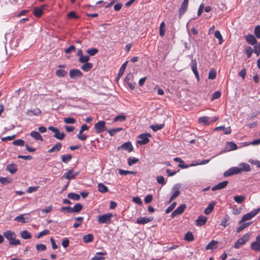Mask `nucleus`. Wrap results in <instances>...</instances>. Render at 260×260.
I'll return each mask as SVG.
<instances>
[{"label":"nucleus","mask_w":260,"mask_h":260,"mask_svg":"<svg viewBox=\"0 0 260 260\" xmlns=\"http://www.w3.org/2000/svg\"><path fill=\"white\" fill-rule=\"evenodd\" d=\"M4 236L11 245L17 246L20 244L19 240L16 239L17 235L13 231L8 230L3 233Z\"/></svg>","instance_id":"obj_1"},{"label":"nucleus","mask_w":260,"mask_h":260,"mask_svg":"<svg viewBox=\"0 0 260 260\" xmlns=\"http://www.w3.org/2000/svg\"><path fill=\"white\" fill-rule=\"evenodd\" d=\"M260 212V208H257L256 209H254L250 211V212L245 214L242 217L241 220L239 221V223L241 224L244 222L250 220L255 216H256L259 212Z\"/></svg>","instance_id":"obj_2"},{"label":"nucleus","mask_w":260,"mask_h":260,"mask_svg":"<svg viewBox=\"0 0 260 260\" xmlns=\"http://www.w3.org/2000/svg\"><path fill=\"white\" fill-rule=\"evenodd\" d=\"M113 214L111 213L100 215L98 217V221L100 224H108L111 222Z\"/></svg>","instance_id":"obj_3"},{"label":"nucleus","mask_w":260,"mask_h":260,"mask_svg":"<svg viewBox=\"0 0 260 260\" xmlns=\"http://www.w3.org/2000/svg\"><path fill=\"white\" fill-rule=\"evenodd\" d=\"M249 235L245 234L242 237L239 239L235 243L234 247L236 249L239 248L242 245L245 244L249 239Z\"/></svg>","instance_id":"obj_4"},{"label":"nucleus","mask_w":260,"mask_h":260,"mask_svg":"<svg viewBox=\"0 0 260 260\" xmlns=\"http://www.w3.org/2000/svg\"><path fill=\"white\" fill-rule=\"evenodd\" d=\"M150 137L151 135L147 133L141 134L138 137L137 143L140 145H145L149 142V138Z\"/></svg>","instance_id":"obj_5"},{"label":"nucleus","mask_w":260,"mask_h":260,"mask_svg":"<svg viewBox=\"0 0 260 260\" xmlns=\"http://www.w3.org/2000/svg\"><path fill=\"white\" fill-rule=\"evenodd\" d=\"M180 187L181 184L180 183L176 184L173 187L172 189V194L170 199L169 203L176 199L180 194V192L179 189Z\"/></svg>","instance_id":"obj_6"},{"label":"nucleus","mask_w":260,"mask_h":260,"mask_svg":"<svg viewBox=\"0 0 260 260\" xmlns=\"http://www.w3.org/2000/svg\"><path fill=\"white\" fill-rule=\"evenodd\" d=\"M48 129L54 133V137L56 139L61 140H63L65 137V134L63 133H60L59 129L53 126H49Z\"/></svg>","instance_id":"obj_7"},{"label":"nucleus","mask_w":260,"mask_h":260,"mask_svg":"<svg viewBox=\"0 0 260 260\" xmlns=\"http://www.w3.org/2000/svg\"><path fill=\"white\" fill-rule=\"evenodd\" d=\"M106 122L103 120H101L94 125L95 131L97 134L101 133L106 130Z\"/></svg>","instance_id":"obj_8"},{"label":"nucleus","mask_w":260,"mask_h":260,"mask_svg":"<svg viewBox=\"0 0 260 260\" xmlns=\"http://www.w3.org/2000/svg\"><path fill=\"white\" fill-rule=\"evenodd\" d=\"M240 173V171L238 167H234L230 168L229 170L224 172L223 175L224 177H229L235 174Z\"/></svg>","instance_id":"obj_9"},{"label":"nucleus","mask_w":260,"mask_h":260,"mask_svg":"<svg viewBox=\"0 0 260 260\" xmlns=\"http://www.w3.org/2000/svg\"><path fill=\"white\" fill-rule=\"evenodd\" d=\"M27 215L28 214H21L16 216L14 220L15 221L21 223L28 222L30 220V218L29 217H28Z\"/></svg>","instance_id":"obj_10"},{"label":"nucleus","mask_w":260,"mask_h":260,"mask_svg":"<svg viewBox=\"0 0 260 260\" xmlns=\"http://www.w3.org/2000/svg\"><path fill=\"white\" fill-rule=\"evenodd\" d=\"M217 120V118L214 117H213L212 120H211V118L207 116H203L199 118V122L200 123H203L205 125H208L211 122H214Z\"/></svg>","instance_id":"obj_11"},{"label":"nucleus","mask_w":260,"mask_h":260,"mask_svg":"<svg viewBox=\"0 0 260 260\" xmlns=\"http://www.w3.org/2000/svg\"><path fill=\"white\" fill-rule=\"evenodd\" d=\"M251 248L256 251H260V235L256 237L255 241L251 244Z\"/></svg>","instance_id":"obj_12"},{"label":"nucleus","mask_w":260,"mask_h":260,"mask_svg":"<svg viewBox=\"0 0 260 260\" xmlns=\"http://www.w3.org/2000/svg\"><path fill=\"white\" fill-rule=\"evenodd\" d=\"M153 219L152 217H140L138 218L136 220V223L139 224H145Z\"/></svg>","instance_id":"obj_13"},{"label":"nucleus","mask_w":260,"mask_h":260,"mask_svg":"<svg viewBox=\"0 0 260 260\" xmlns=\"http://www.w3.org/2000/svg\"><path fill=\"white\" fill-rule=\"evenodd\" d=\"M69 74L71 78L72 79L81 77L83 76L82 72L78 69L71 70Z\"/></svg>","instance_id":"obj_14"},{"label":"nucleus","mask_w":260,"mask_h":260,"mask_svg":"<svg viewBox=\"0 0 260 260\" xmlns=\"http://www.w3.org/2000/svg\"><path fill=\"white\" fill-rule=\"evenodd\" d=\"M190 66L191 70L194 73L196 78L198 80H199V75L197 70V61L195 59H192L191 63H190Z\"/></svg>","instance_id":"obj_15"},{"label":"nucleus","mask_w":260,"mask_h":260,"mask_svg":"<svg viewBox=\"0 0 260 260\" xmlns=\"http://www.w3.org/2000/svg\"><path fill=\"white\" fill-rule=\"evenodd\" d=\"M207 218L204 216H200L195 221L196 225L197 226H203L205 224Z\"/></svg>","instance_id":"obj_16"},{"label":"nucleus","mask_w":260,"mask_h":260,"mask_svg":"<svg viewBox=\"0 0 260 260\" xmlns=\"http://www.w3.org/2000/svg\"><path fill=\"white\" fill-rule=\"evenodd\" d=\"M228 184V181H224L218 183L217 185L212 187V190L215 191L216 190H219V189H223Z\"/></svg>","instance_id":"obj_17"},{"label":"nucleus","mask_w":260,"mask_h":260,"mask_svg":"<svg viewBox=\"0 0 260 260\" xmlns=\"http://www.w3.org/2000/svg\"><path fill=\"white\" fill-rule=\"evenodd\" d=\"M245 40L248 44L251 45H254L257 44V42L254 36L251 34H249L247 36H246L245 37Z\"/></svg>","instance_id":"obj_18"},{"label":"nucleus","mask_w":260,"mask_h":260,"mask_svg":"<svg viewBox=\"0 0 260 260\" xmlns=\"http://www.w3.org/2000/svg\"><path fill=\"white\" fill-rule=\"evenodd\" d=\"M6 170L9 171L11 174H14L17 172V167L16 164L12 163L10 164H8L6 166Z\"/></svg>","instance_id":"obj_19"},{"label":"nucleus","mask_w":260,"mask_h":260,"mask_svg":"<svg viewBox=\"0 0 260 260\" xmlns=\"http://www.w3.org/2000/svg\"><path fill=\"white\" fill-rule=\"evenodd\" d=\"M188 3L183 2L179 10L178 16L180 18L187 10Z\"/></svg>","instance_id":"obj_20"},{"label":"nucleus","mask_w":260,"mask_h":260,"mask_svg":"<svg viewBox=\"0 0 260 260\" xmlns=\"http://www.w3.org/2000/svg\"><path fill=\"white\" fill-rule=\"evenodd\" d=\"M238 168L240 171V173L243 171L248 172L250 170V166L245 162H242L239 164Z\"/></svg>","instance_id":"obj_21"},{"label":"nucleus","mask_w":260,"mask_h":260,"mask_svg":"<svg viewBox=\"0 0 260 260\" xmlns=\"http://www.w3.org/2000/svg\"><path fill=\"white\" fill-rule=\"evenodd\" d=\"M120 148L127 150L128 152H131L133 150V147L131 142L124 143L122 145L118 147V150Z\"/></svg>","instance_id":"obj_22"},{"label":"nucleus","mask_w":260,"mask_h":260,"mask_svg":"<svg viewBox=\"0 0 260 260\" xmlns=\"http://www.w3.org/2000/svg\"><path fill=\"white\" fill-rule=\"evenodd\" d=\"M30 136L37 141H43V138L40 134L37 131H31L30 133Z\"/></svg>","instance_id":"obj_23"},{"label":"nucleus","mask_w":260,"mask_h":260,"mask_svg":"<svg viewBox=\"0 0 260 260\" xmlns=\"http://www.w3.org/2000/svg\"><path fill=\"white\" fill-rule=\"evenodd\" d=\"M128 62V61H125L122 65L121 66V67L119 69V72L117 74V76L116 77V79L119 80L123 75L124 71L125 70L126 64Z\"/></svg>","instance_id":"obj_24"},{"label":"nucleus","mask_w":260,"mask_h":260,"mask_svg":"<svg viewBox=\"0 0 260 260\" xmlns=\"http://www.w3.org/2000/svg\"><path fill=\"white\" fill-rule=\"evenodd\" d=\"M107 254L106 251L96 252L95 255L92 257L90 260H104L105 257L100 255H105Z\"/></svg>","instance_id":"obj_25"},{"label":"nucleus","mask_w":260,"mask_h":260,"mask_svg":"<svg viewBox=\"0 0 260 260\" xmlns=\"http://www.w3.org/2000/svg\"><path fill=\"white\" fill-rule=\"evenodd\" d=\"M44 6H42L41 7H36L34 9V14L37 17H40L43 14V9Z\"/></svg>","instance_id":"obj_26"},{"label":"nucleus","mask_w":260,"mask_h":260,"mask_svg":"<svg viewBox=\"0 0 260 260\" xmlns=\"http://www.w3.org/2000/svg\"><path fill=\"white\" fill-rule=\"evenodd\" d=\"M27 115L31 116L33 115L38 116L41 114V111L39 108H35L27 111Z\"/></svg>","instance_id":"obj_27"},{"label":"nucleus","mask_w":260,"mask_h":260,"mask_svg":"<svg viewBox=\"0 0 260 260\" xmlns=\"http://www.w3.org/2000/svg\"><path fill=\"white\" fill-rule=\"evenodd\" d=\"M174 160L176 162H179L180 164L178 165V167L182 169H186L189 167V165H184V161L179 157H175L174 158Z\"/></svg>","instance_id":"obj_28"},{"label":"nucleus","mask_w":260,"mask_h":260,"mask_svg":"<svg viewBox=\"0 0 260 260\" xmlns=\"http://www.w3.org/2000/svg\"><path fill=\"white\" fill-rule=\"evenodd\" d=\"M217 243L218 242L212 240L206 246V250H213L217 248Z\"/></svg>","instance_id":"obj_29"},{"label":"nucleus","mask_w":260,"mask_h":260,"mask_svg":"<svg viewBox=\"0 0 260 260\" xmlns=\"http://www.w3.org/2000/svg\"><path fill=\"white\" fill-rule=\"evenodd\" d=\"M73 175V170L70 169L63 175L62 177L68 180H71L74 178V176Z\"/></svg>","instance_id":"obj_30"},{"label":"nucleus","mask_w":260,"mask_h":260,"mask_svg":"<svg viewBox=\"0 0 260 260\" xmlns=\"http://www.w3.org/2000/svg\"><path fill=\"white\" fill-rule=\"evenodd\" d=\"M61 144L59 142L56 143L51 148L48 150V153H52L55 151H58L61 148Z\"/></svg>","instance_id":"obj_31"},{"label":"nucleus","mask_w":260,"mask_h":260,"mask_svg":"<svg viewBox=\"0 0 260 260\" xmlns=\"http://www.w3.org/2000/svg\"><path fill=\"white\" fill-rule=\"evenodd\" d=\"M215 205V202H212L210 203L207 208L205 209L204 213L206 215L209 214L213 210L214 206Z\"/></svg>","instance_id":"obj_32"},{"label":"nucleus","mask_w":260,"mask_h":260,"mask_svg":"<svg viewBox=\"0 0 260 260\" xmlns=\"http://www.w3.org/2000/svg\"><path fill=\"white\" fill-rule=\"evenodd\" d=\"M83 208V206L80 203H77L72 208V213H78L81 211Z\"/></svg>","instance_id":"obj_33"},{"label":"nucleus","mask_w":260,"mask_h":260,"mask_svg":"<svg viewBox=\"0 0 260 260\" xmlns=\"http://www.w3.org/2000/svg\"><path fill=\"white\" fill-rule=\"evenodd\" d=\"M20 235L23 239H29L31 237V234L27 231H22L20 232Z\"/></svg>","instance_id":"obj_34"},{"label":"nucleus","mask_w":260,"mask_h":260,"mask_svg":"<svg viewBox=\"0 0 260 260\" xmlns=\"http://www.w3.org/2000/svg\"><path fill=\"white\" fill-rule=\"evenodd\" d=\"M94 237L92 234H88L84 236L83 240L84 243H87L92 242L93 240Z\"/></svg>","instance_id":"obj_35"},{"label":"nucleus","mask_w":260,"mask_h":260,"mask_svg":"<svg viewBox=\"0 0 260 260\" xmlns=\"http://www.w3.org/2000/svg\"><path fill=\"white\" fill-rule=\"evenodd\" d=\"M68 198L75 201H78L80 199V195L75 193H70L68 194Z\"/></svg>","instance_id":"obj_36"},{"label":"nucleus","mask_w":260,"mask_h":260,"mask_svg":"<svg viewBox=\"0 0 260 260\" xmlns=\"http://www.w3.org/2000/svg\"><path fill=\"white\" fill-rule=\"evenodd\" d=\"M186 208V205L185 204H181L178 206L175 210V212L178 215L181 214Z\"/></svg>","instance_id":"obj_37"},{"label":"nucleus","mask_w":260,"mask_h":260,"mask_svg":"<svg viewBox=\"0 0 260 260\" xmlns=\"http://www.w3.org/2000/svg\"><path fill=\"white\" fill-rule=\"evenodd\" d=\"M92 66L93 65L91 63L87 62L84 63V64L82 66L81 69L85 72H88L92 68Z\"/></svg>","instance_id":"obj_38"},{"label":"nucleus","mask_w":260,"mask_h":260,"mask_svg":"<svg viewBox=\"0 0 260 260\" xmlns=\"http://www.w3.org/2000/svg\"><path fill=\"white\" fill-rule=\"evenodd\" d=\"M98 190L101 193H105L108 191V188L104 184L100 183L98 184Z\"/></svg>","instance_id":"obj_39"},{"label":"nucleus","mask_w":260,"mask_h":260,"mask_svg":"<svg viewBox=\"0 0 260 260\" xmlns=\"http://www.w3.org/2000/svg\"><path fill=\"white\" fill-rule=\"evenodd\" d=\"M72 158V156L71 154H64L61 156V160L63 162L67 164L71 160Z\"/></svg>","instance_id":"obj_40"},{"label":"nucleus","mask_w":260,"mask_h":260,"mask_svg":"<svg viewBox=\"0 0 260 260\" xmlns=\"http://www.w3.org/2000/svg\"><path fill=\"white\" fill-rule=\"evenodd\" d=\"M250 224H251L250 222H246V223H242L240 224H241L240 226H239L237 229V232H238V233L240 232L241 231L243 230L244 229H245L246 228L249 226Z\"/></svg>","instance_id":"obj_41"},{"label":"nucleus","mask_w":260,"mask_h":260,"mask_svg":"<svg viewBox=\"0 0 260 260\" xmlns=\"http://www.w3.org/2000/svg\"><path fill=\"white\" fill-rule=\"evenodd\" d=\"M194 239L193 234L191 232H188L184 236V240L186 241L190 242Z\"/></svg>","instance_id":"obj_42"},{"label":"nucleus","mask_w":260,"mask_h":260,"mask_svg":"<svg viewBox=\"0 0 260 260\" xmlns=\"http://www.w3.org/2000/svg\"><path fill=\"white\" fill-rule=\"evenodd\" d=\"M227 147L229 151H231L237 149V146L234 142H227Z\"/></svg>","instance_id":"obj_43"},{"label":"nucleus","mask_w":260,"mask_h":260,"mask_svg":"<svg viewBox=\"0 0 260 260\" xmlns=\"http://www.w3.org/2000/svg\"><path fill=\"white\" fill-rule=\"evenodd\" d=\"M164 127V124H154L150 126V128L154 131L156 132L158 130L162 129Z\"/></svg>","instance_id":"obj_44"},{"label":"nucleus","mask_w":260,"mask_h":260,"mask_svg":"<svg viewBox=\"0 0 260 260\" xmlns=\"http://www.w3.org/2000/svg\"><path fill=\"white\" fill-rule=\"evenodd\" d=\"M245 197L243 196H236L234 199L237 203L241 204L245 200Z\"/></svg>","instance_id":"obj_45"},{"label":"nucleus","mask_w":260,"mask_h":260,"mask_svg":"<svg viewBox=\"0 0 260 260\" xmlns=\"http://www.w3.org/2000/svg\"><path fill=\"white\" fill-rule=\"evenodd\" d=\"M139 161V159L136 157H129L127 159L128 166H131Z\"/></svg>","instance_id":"obj_46"},{"label":"nucleus","mask_w":260,"mask_h":260,"mask_svg":"<svg viewBox=\"0 0 260 260\" xmlns=\"http://www.w3.org/2000/svg\"><path fill=\"white\" fill-rule=\"evenodd\" d=\"M118 173L120 175H126L127 174H136V172L130 171H125L122 169H119L118 170Z\"/></svg>","instance_id":"obj_47"},{"label":"nucleus","mask_w":260,"mask_h":260,"mask_svg":"<svg viewBox=\"0 0 260 260\" xmlns=\"http://www.w3.org/2000/svg\"><path fill=\"white\" fill-rule=\"evenodd\" d=\"M67 74V72L64 70H58L56 72V75L59 77H64Z\"/></svg>","instance_id":"obj_48"},{"label":"nucleus","mask_w":260,"mask_h":260,"mask_svg":"<svg viewBox=\"0 0 260 260\" xmlns=\"http://www.w3.org/2000/svg\"><path fill=\"white\" fill-rule=\"evenodd\" d=\"M214 36L216 38H217V39H218L219 42V43L220 44L222 43V41H223V38H222V37L220 32L218 30H216L214 32Z\"/></svg>","instance_id":"obj_49"},{"label":"nucleus","mask_w":260,"mask_h":260,"mask_svg":"<svg viewBox=\"0 0 260 260\" xmlns=\"http://www.w3.org/2000/svg\"><path fill=\"white\" fill-rule=\"evenodd\" d=\"M86 52L90 56H93L98 52V49L96 48H90L87 50Z\"/></svg>","instance_id":"obj_50"},{"label":"nucleus","mask_w":260,"mask_h":260,"mask_svg":"<svg viewBox=\"0 0 260 260\" xmlns=\"http://www.w3.org/2000/svg\"><path fill=\"white\" fill-rule=\"evenodd\" d=\"M255 45L253 52L256 54L257 56H258L260 54V43L256 44Z\"/></svg>","instance_id":"obj_51"},{"label":"nucleus","mask_w":260,"mask_h":260,"mask_svg":"<svg viewBox=\"0 0 260 260\" xmlns=\"http://www.w3.org/2000/svg\"><path fill=\"white\" fill-rule=\"evenodd\" d=\"M13 144L16 146H23L25 144V142L23 140L18 139L15 140L13 142Z\"/></svg>","instance_id":"obj_52"},{"label":"nucleus","mask_w":260,"mask_h":260,"mask_svg":"<svg viewBox=\"0 0 260 260\" xmlns=\"http://www.w3.org/2000/svg\"><path fill=\"white\" fill-rule=\"evenodd\" d=\"M216 77V72L214 70H211L209 72L208 78L209 79H214Z\"/></svg>","instance_id":"obj_53"},{"label":"nucleus","mask_w":260,"mask_h":260,"mask_svg":"<svg viewBox=\"0 0 260 260\" xmlns=\"http://www.w3.org/2000/svg\"><path fill=\"white\" fill-rule=\"evenodd\" d=\"M254 34L257 39L260 38V25H258L255 27Z\"/></svg>","instance_id":"obj_54"},{"label":"nucleus","mask_w":260,"mask_h":260,"mask_svg":"<svg viewBox=\"0 0 260 260\" xmlns=\"http://www.w3.org/2000/svg\"><path fill=\"white\" fill-rule=\"evenodd\" d=\"M122 130L121 128L110 129L107 131V132L110 134V136H112L114 135L117 132Z\"/></svg>","instance_id":"obj_55"},{"label":"nucleus","mask_w":260,"mask_h":260,"mask_svg":"<svg viewBox=\"0 0 260 260\" xmlns=\"http://www.w3.org/2000/svg\"><path fill=\"white\" fill-rule=\"evenodd\" d=\"M63 121L67 124H73L75 123L76 119L72 117H68L64 118Z\"/></svg>","instance_id":"obj_56"},{"label":"nucleus","mask_w":260,"mask_h":260,"mask_svg":"<svg viewBox=\"0 0 260 260\" xmlns=\"http://www.w3.org/2000/svg\"><path fill=\"white\" fill-rule=\"evenodd\" d=\"M89 60V56L88 55H82L79 57V61L81 63L87 62Z\"/></svg>","instance_id":"obj_57"},{"label":"nucleus","mask_w":260,"mask_h":260,"mask_svg":"<svg viewBox=\"0 0 260 260\" xmlns=\"http://www.w3.org/2000/svg\"><path fill=\"white\" fill-rule=\"evenodd\" d=\"M252 52H253V49L251 47L248 46L246 48L245 53L247 55V58H249L251 57V56L252 54Z\"/></svg>","instance_id":"obj_58"},{"label":"nucleus","mask_w":260,"mask_h":260,"mask_svg":"<svg viewBox=\"0 0 260 260\" xmlns=\"http://www.w3.org/2000/svg\"><path fill=\"white\" fill-rule=\"evenodd\" d=\"M126 117L124 115H118L116 116L114 119V121H123L125 120Z\"/></svg>","instance_id":"obj_59"},{"label":"nucleus","mask_w":260,"mask_h":260,"mask_svg":"<svg viewBox=\"0 0 260 260\" xmlns=\"http://www.w3.org/2000/svg\"><path fill=\"white\" fill-rule=\"evenodd\" d=\"M156 180L159 184H160L162 185H164L166 183L164 177L162 176H157L156 177Z\"/></svg>","instance_id":"obj_60"},{"label":"nucleus","mask_w":260,"mask_h":260,"mask_svg":"<svg viewBox=\"0 0 260 260\" xmlns=\"http://www.w3.org/2000/svg\"><path fill=\"white\" fill-rule=\"evenodd\" d=\"M49 231L48 230H44L43 231H42V232H41L37 236V238L38 239L39 238H40L42 236H45V235H47L49 234Z\"/></svg>","instance_id":"obj_61"},{"label":"nucleus","mask_w":260,"mask_h":260,"mask_svg":"<svg viewBox=\"0 0 260 260\" xmlns=\"http://www.w3.org/2000/svg\"><path fill=\"white\" fill-rule=\"evenodd\" d=\"M176 205V202H173L169 207H168L167 208V209L166 210V213L167 214H168L170 212H171L174 209V208L175 207Z\"/></svg>","instance_id":"obj_62"},{"label":"nucleus","mask_w":260,"mask_h":260,"mask_svg":"<svg viewBox=\"0 0 260 260\" xmlns=\"http://www.w3.org/2000/svg\"><path fill=\"white\" fill-rule=\"evenodd\" d=\"M164 27H165V23L164 22H162L160 23V25L159 26V35L161 37H163L165 35V30L164 29Z\"/></svg>","instance_id":"obj_63"},{"label":"nucleus","mask_w":260,"mask_h":260,"mask_svg":"<svg viewBox=\"0 0 260 260\" xmlns=\"http://www.w3.org/2000/svg\"><path fill=\"white\" fill-rule=\"evenodd\" d=\"M37 250L39 251L45 250L46 249V245L43 244H39L36 245Z\"/></svg>","instance_id":"obj_64"}]
</instances>
